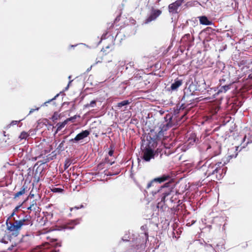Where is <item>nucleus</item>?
<instances>
[{
	"label": "nucleus",
	"instance_id": "nucleus-1",
	"mask_svg": "<svg viewBox=\"0 0 252 252\" xmlns=\"http://www.w3.org/2000/svg\"><path fill=\"white\" fill-rule=\"evenodd\" d=\"M172 180L171 177L168 174H164L154 179L147 184L146 188L143 190L145 197L152 200L160 196V201L165 202L168 200V197L171 196L170 200L173 202V196L177 194L174 188L170 186Z\"/></svg>",
	"mask_w": 252,
	"mask_h": 252
},
{
	"label": "nucleus",
	"instance_id": "nucleus-2",
	"mask_svg": "<svg viewBox=\"0 0 252 252\" xmlns=\"http://www.w3.org/2000/svg\"><path fill=\"white\" fill-rule=\"evenodd\" d=\"M173 116L171 114H167L164 117V122L160 126V130L157 133L154 130H151L147 137L145 148L153 149L157 146L158 140L163 135V132L171 127L174 123L172 122Z\"/></svg>",
	"mask_w": 252,
	"mask_h": 252
},
{
	"label": "nucleus",
	"instance_id": "nucleus-3",
	"mask_svg": "<svg viewBox=\"0 0 252 252\" xmlns=\"http://www.w3.org/2000/svg\"><path fill=\"white\" fill-rule=\"evenodd\" d=\"M33 223L32 218L29 215H24L23 218L19 220H14V222L8 221V220L6 222L7 230L15 236H18L21 230H31V228L33 227Z\"/></svg>",
	"mask_w": 252,
	"mask_h": 252
},
{
	"label": "nucleus",
	"instance_id": "nucleus-4",
	"mask_svg": "<svg viewBox=\"0 0 252 252\" xmlns=\"http://www.w3.org/2000/svg\"><path fill=\"white\" fill-rule=\"evenodd\" d=\"M142 232L138 235L132 234L133 236L132 242L136 245V252H143L144 251L147 240H148V227L147 225H142L141 228Z\"/></svg>",
	"mask_w": 252,
	"mask_h": 252
},
{
	"label": "nucleus",
	"instance_id": "nucleus-5",
	"mask_svg": "<svg viewBox=\"0 0 252 252\" xmlns=\"http://www.w3.org/2000/svg\"><path fill=\"white\" fill-rule=\"evenodd\" d=\"M222 165L221 162H217L216 163H208L206 162L205 164H203L202 167H208V169L206 170L205 174L207 176H210L214 175L215 173H219L220 175L222 172L223 169H221L220 168ZM223 165V164H222Z\"/></svg>",
	"mask_w": 252,
	"mask_h": 252
},
{
	"label": "nucleus",
	"instance_id": "nucleus-6",
	"mask_svg": "<svg viewBox=\"0 0 252 252\" xmlns=\"http://www.w3.org/2000/svg\"><path fill=\"white\" fill-rule=\"evenodd\" d=\"M26 233L24 235L21 239L20 244L23 249H25L32 245L34 238L33 233L32 232V227L31 230H26Z\"/></svg>",
	"mask_w": 252,
	"mask_h": 252
},
{
	"label": "nucleus",
	"instance_id": "nucleus-7",
	"mask_svg": "<svg viewBox=\"0 0 252 252\" xmlns=\"http://www.w3.org/2000/svg\"><path fill=\"white\" fill-rule=\"evenodd\" d=\"M161 10L152 7L147 17L145 20L144 23L147 24L153 21H155L161 15Z\"/></svg>",
	"mask_w": 252,
	"mask_h": 252
},
{
	"label": "nucleus",
	"instance_id": "nucleus-8",
	"mask_svg": "<svg viewBox=\"0 0 252 252\" xmlns=\"http://www.w3.org/2000/svg\"><path fill=\"white\" fill-rule=\"evenodd\" d=\"M244 130L245 134L242 140L243 148H245L248 144L252 143V129L246 127Z\"/></svg>",
	"mask_w": 252,
	"mask_h": 252
},
{
	"label": "nucleus",
	"instance_id": "nucleus-9",
	"mask_svg": "<svg viewBox=\"0 0 252 252\" xmlns=\"http://www.w3.org/2000/svg\"><path fill=\"white\" fill-rule=\"evenodd\" d=\"M142 147L144 148L142 158L145 161H149L152 158H154V150L144 148V144L142 145Z\"/></svg>",
	"mask_w": 252,
	"mask_h": 252
},
{
	"label": "nucleus",
	"instance_id": "nucleus-10",
	"mask_svg": "<svg viewBox=\"0 0 252 252\" xmlns=\"http://www.w3.org/2000/svg\"><path fill=\"white\" fill-rule=\"evenodd\" d=\"M90 134V131L89 130H85L78 133L74 138L71 139L69 140L70 143H77L79 141L84 139L88 137Z\"/></svg>",
	"mask_w": 252,
	"mask_h": 252
},
{
	"label": "nucleus",
	"instance_id": "nucleus-11",
	"mask_svg": "<svg viewBox=\"0 0 252 252\" xmlns=\"http://www.w3.org/2000/svg\"><path fill=\"white\" fill-rule=\"evenodd\" d=\"M181 6L180 1H176L172 3H171L168 6L169 12L172 14L178 13V9L179 6Z\"/></svg>",
	"mask_w": 252,
	"mask_h": 252
},
{
	"label": "nucleus",
	"instance_id": "nucleus-12",
	"mask_svg": "<svg viewBox=\"0 0 252 252\" xmlns=\"http://www.w3.org/2000/svg\"><path fill=\"white\" fill-rule=\"evenodd\" d=\"M125 65L126 63L124 61H119L118 64L116 65V68L113 72V74L114 75H117L120 71L122 72L125 68L126 69V67H125Z\"/></svg>",
	"mask_w": 252,
	"mask_h": 252
},
{
	"label": "nucleus",
	"instance_id": "nucleus-13",
	"mask_svg": "<svg viewBox=\"0 0 252 252\" xmlns=\"http://www.w3.org/2000/svg\"><path fill=\"white\" fill-rule=\"evenodd\" d=\"M209 89L212 90L211 88H209V86H207L205 80H203L200 82V84L198 85V87L196 90L201 92V93H205L206 91H207L208 92L209 91Z\"/></svg>",
	"mask_w": 252,
	"mask_h": 252
},
{
	"label": "nucleus",
	"instance_id": "nucleus-14",
	"mask_svg": "<svg viewBox=\"0 0 252 252\" xmlns=\"http://www.w3.org/2000/svg\"><path fill=\"white\" fill-rule=\"evenodd\" d=\"M231 86V84L229 83L227 84H224L222 85H220L219 89L218 91V92L216 93L219 94L221 93H226L227 91L230 89Z\"/></svg>",
	"mask_w": 252,
	"mask_h": 252
},
{
	"label": "nucleus",
	"instance_id": "nucleus-15",
	"mask_svg": "<svg viewBox=\"0 0 252 252\" xmlns=\"http://www.w3.org/2000/svg\"><path fill=\"white\" fill-rule=\"evenodd\" d=\"M183 81L182 80L176 79L175 80L174 82L173 83L170 87V90L172 91H175L182 85Z\"/></svg>",
	"mask_w": 252,
	"mask_h": 252
},
{
	"label": "nucleus",
	"instance_id": "nucleus-16",
	"mask_svg": "<svg viewBox=\"0 0 252 252\" xmlns=\"http://www.w3.org/2000/svg\"><path fill=\"white\" fill-rule=\"evenodd\" d=\"M200 23L203 25L209 26L212 24V22L209 20L208 18L205 16H200L198 17Z\"/></svg>",
	"mask_w": 252,
	"mask_h": 252
},
{
	"label": "nucleus",
	"instance_id": "nucleus-17",
	"mask_svg": "<svg viewBox=\"0 0 252 252\" xmlns=\"http://www.w3.org/2000/svg\"><path fill=\"white\" fill-rule=\"evenodd\" d=\"M239 148V146H237V147H235L234 148H232L230 149H229V153H231V152H235V154H232V155H228V156H227V158H229V159H231L232 158H235L237 155H238V152H237L238 151V149Z\"/></svg>",
	"mask_w": 252,
	"mask_h": 252
},
{
	"label": "nucleus",
	"instance_id": "nucleus-18",
	"mask_svg": "<svg viewBox=\"0 0 252 252\" xmlns=\"http://www.w3.org/2000/svg\"><path fill=\"white\" fill-rule=\"evenodd\" d=\"M197 4L201 5V3L199 2H198V1H196V0H190V1H188L184 5V6H185V7H187V8H189V7H191L195 6H196Z\"/></svg>",
	"mask_w": 252,
	"mask_h": 252
},
{
	"label": "nucleus",
	"instance_id": "nucleus-19",
	"mask_svg": "<svg viewBox=\"0 0 252 252\" xmlns=\"http://www.w3.org/2000/svg\"><path fill=\"white\" fill-rule=\"evenodd\" d=\"M80 223V220L77 219L74 220H71L69 223L68 224L70 225H73L72 226H66L65 227V229H72L74 228V226Z\"/></svg>",
	"mask_w": 252,
	"mask_h": 252
},
{
	"label": "nucleus",
	"instance_id": "nucleus-20",
	"mask_svg": "<svg viewBox=\"0 0 252 252\" xmlns=\"http://www.w3.org/2000/svg\"><path fill=\"white\" fill-rule=\"evenodd\" d=\"M37 205L36 203V201L35 200H33L30 204V206L27 207L28 210H30L31 211H36L37 208Z\"/></svg>",
	"mask_w": 252,
	"mask_h": 252
},
{
	"label": "nucleus",
	"instance_id": "nucleus-21",
	"mask_svg": "<svg viewBox=\"0 0 252 252\" xmlns=\"http://www.w3.org/2000/svg\"><path fill=\"white\" fill-rule=\"evenodd\" d=\"M67 121L65 120L62 123H59L56 125L57 129L56 133L60 131L67 124Z\"/></svg>",
	"mask_w": 252,
	"mask_h": 252
},
{
	"label": "nucleus",
	"instance_id": "nucleus-22",
	"mask_svg": "<svg viewBox=\"0 0 252 252\" xmlns=\"http://www.w3.org/2000/svg\"><path fill=\"white\" fill-rule=\"evenodd\" d=\"M198 140L194 133H191L188 139L189 143L191 144L196 143Z\"/></svg>",
	"mask_w": 252,
	"mask_h": 252
},
{
	"label": "nucleus",
	"instance_id": "nucleus-23",
	"mask_svg": "<svg viewBox=\"0 0 252 252\" xmlns=\"http://www.w3.org/2000/svg\"><path fill=\"white\" fill-rule=\"evenodd\" d=\"M26 188H27L26 187H25V186H23L22 187V188H21V190L14 194V198L15 199L17 197L25 194V189Z\"/></svg>",
	"mask_w": 252,
	"mask_h": 252
},
{
	"label": "nucleus",
	"instance_id": "nucleus-24",
	"mask_svg": "<svg viewBox=\"0 0 252 252\" xmlns=\"http://www.w3.org/2000/svg\"><path fill=\"white\" fill-rule=\"evenodd\" d=\"M130 101L128 100H125L124 101H122L120 102H119L117 104V106L119 107V108H121L123 106H126L127 105H128L130 104Z\"/></svg>",
	"mask_w": 252,
	"mask_h": 252
},
{
	"label": "nucleus",
	"instance_id": "nucleus-25",
	"mask_svg": "<svg viewBox=\"0 0 252 252\" xmlns=\"http://www.w3.org/2000/svg\"><path fill=\"white\" fill-rule=\"evenodd\" d=\"M204 246L206 251H210L212 252H216L214 248L212 247V245L208 244L206 243H205Z\"/></svg>",
	"mask_w": 252,
	"mask_h": 252
},
{
	"label": "nucleus",
	"instance_id": "nucleus-26",
	"mask_svg": "<svg viewBox=\"0 0 252 252\" xmlns=\"http://www.w3.org/2000/svg\"><path fill=\"white\" fill-rule=\"evenodd\" d=\"M65 143V141L63 140L62 142L59 144L58 147L57 148V150L58 152H62L64 150L65 147L64 146V144Z\"/></svg>",
	"mask_w": 252,
	"mask_h": 252
},
{
	"label": "nucleus",
	"instance_id": "nucleus-27",
	"mask_svg": "<svg viewBox=\"0 0 252 252\" xmlns=\"http://www.w3.org/2000/svg\"><path fill=\"white\" fill-rule=\"evenodd\" d=\"M185 108L184 104H182L179 107L177 106L176 109L174 110V114L175 115L178 114L181 110H184Z\"/></svg>",
	"mask_w": 252,
	"mask_h": 252
},
{
	"label": "nucleus",
	"instance_id": "nucleus-28",
	"mask_svg": "<svg viewBox=\"0 0 252 252\" xmlns=\"http://www.w3.org/2000/svg\"><path fill=\"white\" fill-rule=\"evenodd\" d=\"M29 136V134L25 131H23L21 132L20 135L19 136V138L22 140V139H26L28 136Z\"/></svg>",
	"mask_w": 252,
	"mask_h": 252
},
{
	"label": "nucleus",
	"instance_id": "nucleus-29",
	"mask_svg": "<svg viewBox=\"0 0 252 252\" xmlns=\"http://www.w3.org/2000/svg\"><path fill=\"white\" fill-rule=\"evenodd\" d=\"M60 95V94H56L53 98L51 99H49V100L45 102L43 104H42L41 105V106H47V104L51 102V101L55 100L57 97L59 96V95Z\"/></svg>",
	"mask_w": 252,
	"mask_h": 252
},
{
	"label": "nucleus",
	"instance_id": "nucleus-30",
	"mask_svg": "<svg viewBox=\"0 0 252 252\" xmlns=\"http://www.w3.org/2000/svg\"><path fill=\"white\" fill-rule=\"evenodd\" d=\"M72 163V161L69 159L65 160L64 165V169H66Z\"/></svg>",
	"mask_w": 252,
	"mask_h": 252
},
{
	"label": "nucleus",
	"instance_id": "nucleus-31",
	"mask_svg": "<svg viewBox=\"0 0 252 252\" xmlns=\"http://www.w3.org/2000/svg\"><path fill=\"white\" fill-rule=\"evenodd\" d=\"M77 117H80V116L79 115H74V116L73 117H71L68 119H67L66 120H65L66 121H67V123L69 121H71L72 122H74L75 120L77 118Z\"/></svg>",
	"mask_w": 252,
	"mask_h": 252
},
{
	"label": "nucleus",
	"instance_id": "nucleus-32",
	"mask_svg": "<svg viewBox=\"0 0 252 252\" xmlns=\"http://www.w3.org/2000/svg\"><path fill=\"white\" fill-rule=\"evenodd\" d=\"M134 63L133 62H130L129 63H127L126 64V69H127L129 67H133L134 68Z\"/></svg>",
	"mask_w": 252,
	"mask_h": 252
},
{
	"label": "nucleus",
	"instance_id": "nucleus-33",
	"mask_svg": "<svg viewBox=\"0 0 252 252\" xmlns=\"http://www.w3.org/2000/svg\"><path fill=\"white\" fill-rule=\"evenodd\" d=\"M51 190L54 192H61L63 191L62 189L58 188H54Z\"/></svg>",
	"mask_w": 252,
	"mask_h": 252
},
{
	"label": "nucleus",
	"instance_id": "nucleus-34",
	"mask_svg": "<svg viewBox=\"0 0 252 252\" xmlns=\"http://www.w3.org/2000/svg\"><path fill=\"white\" fill-rule=\"evenodd\" d=\"M110 148H111V149L109 150V151L108 152V155L112 157V156H113V154H114V150H113V147L112 146H110Z\"/></svg>",
	"mask_w": 252,
	"mask_h": 252
},
{
	"label": "nucleus",
	"instance_id": "nucleus-35",
	"mask_svg": "<svg viewBox=\"0 0 252 252\" xmlns=\"http://www.w3.org/2000/svg\"><path fill=\"white\" fill-rule=\"evenodd\" d=\"M89 105L91 107H95V106L96 105V101L94 100L91 101L89 103Z\"/></svg>",
	"mask_w": 252,
	"mask_h": 252
},
{
	"label": "nucleus",
	"instance_id": "nucleus-36",
	"mask_svg": "<svg viewBox=\"0 0 252 252\" xmlns=\"http://www.w3.org/2000/svg\"><path fill=\"white\" fill-rule=\"evenodd\" d=\"M22 120H21L22 121ZM21 120L20 121H12L11 123L10 124L9 126H14L17 125L19 122H20Z\"/></svg>",
	"mask_w": 252,
	"mask_h": 252
},
{
	"label": "nucleus",
	"instance_id": "nucleus-37",
	"mask_svg": "<svg viewBox=\"0 0 252 252\" xmlns=\"http://www.w3.org/2000/svg\"><path fill=\"white\" fill-rule=\"evenodd\" d=\"M106 35H107V33H103L101 36V40L99 41V43H98V44H100L101 42V41L103 39H105L106 38Z\"/></svg>",
	"mask_w": 252,
	"mask_h": 252
},
{
	"label": "nucleus",
	"instance_id": "nucleus-38",
	"mask_svg": "<svg viewBox=\"0 0 252 252\" xmlns=\"http://www.w3.org/2000/svg\"><path fill=\"white\" fill-rule=\"evenodd\" d=\"M16 244H12L11 245L8 249H7V250L8 251H12L13 248L16 247Z\"/></svg>",
	"mask_w": 252,
	"mask_h": 252
},
{
	"label": "nucleus",
	"instance_id": "nucleus-39",
	"mask_svg": "<svg viewBox=\"0 0 252 252\" xmlns=\"http://www.w3.org/2000/svg\"><path fill=\"white\" fill-rule=\"evenodd\" d=\"M39 109V107H37L36 109H31V110L30 111L29 115L32 114L35 111H38Z\"/></svg>",
	"mask_w": 252,
	"mask_h": 252
},
{
	"label": "nucleus",
	"instance_id": "nucleus-40",
	"mask_svg": "<svg viewBox=\"0 0 252 252\" xmlns=\"http://www.w3.org/2000/svg\"><path fill=\"white\" fill-rule=\"evenodd\" d=\"M21 205H19V206H16L14 209V210H13V212H14L15 213L16 212L19 210V208L21 207Z\"/></svg>",
	"mask_w": 252,
	"mask_h": 252
},
{
	"label": "nucleus",
	"instance_id": "nucleus-41",
	"mask_svg": "<svg viewBox=\"0 0 252 252\" xmlns=\"http://www.w3.org/2000/svg\"><path fill=\"white\" fill-rule=\"evenodd\" d=\"M105 160V162L109 163H110V165H112L114 162V161H113V162H109V160L108 158H106Z\"/></svg>",
	"mask_w": 252,
	"mask_h": 252
},
{
	"label": "nucleus",
	"instance_id": "nucleus-42",
	"mask_svg": "<svg viewBox=\"0 0 252 252\" xmlns=\"http://www.w3.org/2000/svg\"><path fill=\"white\" fill-rule=\"evenodd\" d=\"M16 214V213L14 212H12V213L11 214V215H10L9 217L8 218V219L7 220H9V219H10L11 218L13 217Z\"/></svg>",
	"mask_w": 252,
	"mask_h": 252
},
{
	"label": "nucleus",
	"instance_id": "nucleus-43",
	"mask_svg": "<svg viewBox=\"0 0 252 252\" xmlns=\"http://www.w3.org/2000/svg\"><path fill=\"white\" fill-rule=\"evenodd\" d=\"M225 81V79H220V85H224L223 83H224Z\"/></svg>",
	"mask_w": 252,
	"mask_h": 252
},
{
	"label": "nucleus",
	"instance_id": "nucleus-44",
	"mask_svg": "<svg viewBox=\"0 0 252 252\" xmlns=\"http://www.w3.org/2000/svg\"><path fill=\"white\" fill-rule=\"evenodd\" d=\"M79 209V207L75 206L74 207L70 208V210L71 211H72L73 210H74V209L78 210Z\"/></svg>",
	"mask_w": 252,
	"mask_h": 252
},
{
	"label": "nucleus",
	"instance_id": "nucleus-45",
	"mask_svg": "<svg viewBox=\"0 0 252 252\" xmlns=\"http://www.w3.org/2000/svg\"><path fill=\"white\" fill-rule=\"evenodd\" d=\"M48 161H49V159H48V158H46V159H44V161H41V164H42V163H46V162H48Z\"/></svg>",
	"mask_w": 252,
	"mask_h": 252
},
{
	"label": "nucleus",
	"instance_id": "nucleus-46",
	"mask_svg": "<svg viewBox=\"0 0 252 252\" xmlns=\"http://www.w3.org/2000/svg\"><path fill=\"white\" fill-rule=\"evenodd\" d=\"M84 107H85V108H88V107H90V106L89 105V103H88V104H85V105H84Z\"/></svg>",
	"mask_w": 252,
	"mask_h": 252
},
{
	"label": "nucleus",
	"instance_id": "nucleus-47",
	"mask_svg": "<svg viewBox=\"0 0 252 252\" xmlns=\"http://www.w3.org/2000/svg\"><path fill=\"white\" fill-rule=\"evenodd\" d=\"M79 209H81V208H84V206L83 205V204H81L79 207Z\"/></svg>",
	"mask_w": 252,
	"mask_h": 252
},
{
	"label": "nucleus",
	"instance_id": "nucleus-48",
	"mask_svg": "<svg viewBox=\"0 0 252 252\" xmlns=\"http://www.w3.org/2000/svg\"><path fill=\"white\" fill-rule=\"evenodd\" d=\"M177 1H180L181 5L182 4V3L185 1V0H177Z\"/></svg>",
	"mask_w": 252,
	"mask_h": 252
},
{
	"label": "nucleus",
	"instance_id": "nucleus-49",
	"mask_svg": "<svg viewBox=\"0 0 252 252\" xmlns=\"http://www.w3.org/2000/svg\"><path fill=\"white\" fill-rule=\"evenodd\" d=\"M69 88V84L67 85V86L65 88V90H67Z\"/></svg>",
	"mask_w": 252,
	"mask_h": 252
},
{
	"label": "nucleus",
	"instance_id": "nucleus-50",
	"mask_svg": "<svg viewBox=\"0 0 252 252\" xmlns=\"http://www.w3.org/2000/svg\"><path fill=\"white\" fill-rule=\"evenodd\" d=\"M185 36H187V37H189L190 36V34L189 33H188L185 34Z\"/></svg>",
	"mask_w": 252,
	"mask_h": 252
},
{
	"label": "nucleus",
	"instance_id": "nucleus-51",
	"mask_svg": "<svg viewBox=\"0 0 252 252\" xmlns=\"http://www.w3.org/2000/svg\"><path fill=\"white\" fill-rule=\"evenodd\" d=\"M101 61H96V63H95V64H97L98 63H101Z\"/></svg>",
	"mask_w": 252,
	"mask_h": 252
},
{
	"label": "nucleus",
	"instance_id": "nucleus-52",
	"mask_svg": "<svg viewBox=\"0 0 252 252\" xmlns=\"http://www.w3.org/2000/svg\"><path fill=\"white\" fill-rule=\"evenodd\" d=\"M92 67V66H91L89 68H88V69H87V71H90V70L91 69Z\"/></svg>",
	"mask_w": 252,
	"mask_h": 252
},
{
	"label": "nucleus",
	"instance_id": "nucleus-53",
	"mask_svg": "<svg viewBox=\"0 0 252 252\" xmlns=\"http://www.w3.org/2000/svg\"><path fill=\"white\" fill-rule=\"evenodd\" d=\"M72 81H73V80H70V81H69V82H68V84H69V85L70 84V83H71Z\"/></svg>",
	"mask_w": 252,
	"mask_h": 252
},
{
	"label": "nucleus",
	"instance_id": "nucleus-54",
	"mask_svg": "<svg viewBox=\"0 0 252 252\" xmlns=\"http://www.w3.org/2000/svg\"><path fill=\"white\" fill-rule=\"evenodd\" d=\"M77 45V44L74 45H71L70 47H74L76 46Z\"/></svg>",
	"mask_w": 252,
	"mask_h": 252
},
{
	"label": "nucleus",
	"instance_id": "nucleus-55",
	"mask_svg": "<svg viewBox=\"0 0 252 252\" xmlns=\"http://www.w3.org/2000/svg\"><path fill=\"white\" fill-rule=\"evenodd\" d=\"M211 147L209 145L208 148H207V150H208L209 149H210Z\"/></svg>",
	"mask_w": 252,
	"mask_h": 252
},
{
	"label": "nucleus",
	"instance_id": "nucleus-56",
	"mask_svg": "<svg viewBox=\"0 0 252 252\" xmlns=\"http://www.w3.org/2000/svg\"><path fill=\"white\" fill-rule=\"evenodd\" d=\"M71 77V76L70 75V76H68V79H70Z\"/></svg>",
	"mask_w": 252,
	"mask_h": 252
},
{
	"label": "nucleus",
	"instance_id": "nucleus-57",
	"mask_svg": "<svg viewBox=\"0 0 252 252\" xmlns=\"http://www.w3.org/2000/svg\"><path fill=\"white\" fill-rule=\"evenodd\" d=\"M117 174H118V173H115V174H110V175H114V174L117 175Z\"/></svg>",
	"mask_w": 252,
	"mask_h": 252
},
{
	"label": "nucleus",
	"instance_id": "nucleus-58",
	"mask_svg": "<svg viewBox=\"0 0 252 252\" xmlns=\"http://www.w3.org/2000/svg\"><path fill=\"white\" fill-rule=\"evenodd\" d=\"M225 225V224L223 225V227H226V225Z\"/></svg>",
	"mask_w": 252,
	"mask_h": 252
},
{
	"label": "nucleus",
	"instance_id": "nucleus-59",
	"mask_svg": "<svg viewBox=\"0 0 252 252\" xmlns=\"http://www.w3.org/2000/svg\"><path fill=\"white\" fill-rule=\"evenodd\" d=\"M225 225V224L223 225V227H226V225Z\"/></svg>",
	"mask_w": 252,
	"mask_h": 252
}]
</instances>
